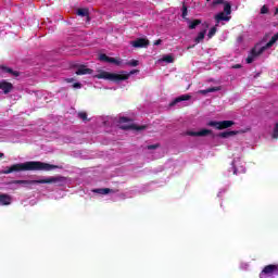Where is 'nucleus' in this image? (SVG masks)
I'll list each match as a JSON object with an SVG mask.
<instances>
[{"mask_svg": "<svg viewBox=\"0 0 278 278\" xmlns=\"http://www.w3.org/2000/svg\"><path fill=\"white\" fill-rule=\"evenodd\" d=\"M76 14L78 15V16H87V18H90V11L88 10V9H78L77 11H76Z\"/></svg>", "mask_w": 278, "mask_h": 278, "instance_id": "21", "label": "nucleus"}, {"mask_svg": "<svg viewBox=\"0 0 278 278\" xmlns=\"http://www.w3.org/2000/svg\"><path fill=\"white\" fill-rule=\"evenodd\" d=\"M73 88H81V84H80V83H75V84L73 85Z\"/></svg>", "mask_w": 278, "mask_h": 278, "instance_id": "34", "label": "nucleus"}, {"mask_svg": "<svg viewBox=\"0 0 278 278\" xmlns=\"http://www.w3.org/2000/svg\"><path fill=\"white\" fill-rule=\"evenodd\" d=\"M160 45H162V39H159V40H156V41H154V46H160Z\"/></svg>", "mask_w": 278, "mask_h": 278, "instance_id": "35", "label": "nucleus"}, {"mask_svg": "<svg viewBox=\"0 0 278 278\" xmlns=\"http://www.w3.org/2000/svg\"><path fill=\"white\" fill-rule=\"evenodd\" d=\"M186 21L189 24V29H197L198 25H201L202 21L201 20H193L190 21V18H186Z\"/></svg>", "mask_w": 278, "mask_h": 278, "instance_id": "18", "label": "nucleus"}, {"mask_svg": "<svg viewBox=\"0 0 278 278\" xmlns=\"http://www.w3.org/2000/svg\"><path fill=\"white\" fill-rule=\"evenodd\" d=\"M163 62H166L167 64H173V62H175V58H173V55L167 54L165 56H163Z\"/></svg>", "mask_w": 278, "mask_h": 278, "instance_id": "25", "label": "nucleus"}, {"mask_svg": "<svg viewBox=\"0 0 278 278\" xmlns=\"http://www.w3.org/2000/svg\"><path fill=\"white\" fill-rule=\"evenodd\" d=\"M97 79H108L109 81H125L129 79V75L115 74L102 71L98 75H96Z\"/></svg>", "mask_w": 278, "mask_h": 278, "instance_id": "3", "label": "nucleus"}, {"mask_svg": "<svg viewBox=\"0 0 278 278\" xmlns=\"http://www.w3.org/2000/svg\"><path fill=\"white\" fill-rule=\"evenodd\" d=\"M223 90L222 87H210L207 89H204V90H200V94H210V92H218Z\"/></svg>", "mask_w": 278, "mask_h": 278, "instance_id": "16", "label": "nucleus"}, {"mask_svg": "<svg viewBox=\"0 0 278 278\" xmlns=\"http://www.w3.org/2000/svg\"><path fill=\"white\" fill-rule=\"evenodd\" d=\"M261 14H268V7L263 5V7L261 8Z\"/></svg>", "mask_w": 278, "mask_h": 278, "instance_id": "33", "label": "nucleus"}, {"mask_svg": "<svg viewBox=\"0 0 278 278\" xmlns=\"http://www.w3.org/2000/svg\"><path fill=\"white\" fill-rule=\"evenodd\" d=\"M14 86L12 85V83H8L5 80L0 81V90H2L4 94H10Z\"/></svg>", "mask_w": 278, "mask_h": 278, "instance_id": "11", "label": "nucleus"}, {"mask_svg": "<svg viewBox=\"0 0 278 278\" xmlns=\"http://www.w3.org/2000/svg\"><path fill=\"white\" fill-rule=\"evenodd\" d=\"M93 192H96L97 194H110V192H112V189L110 188L94 189Z\"/></svg>", "mask_w": 278, "mask_h": 278, "instance_id": "22", "label": "nucleus"}, {"mask_svg": "<svg viewBox=\"0 0 278 278\" xmlns=\"http://www.w3.org/2000/svg\"><path fill=\"white\" fill-rule=\"evenodd\" d=\"M277 40H278V33L275 34L265 46L260 48V53H264V51H266V49H270V47H273V45H275V42H277Z\"/></svg>", "mask_w": 278, "mask_h": 278, "instance_id": "14", "label": "nucleus"}, {"mask_svg": "<svg viewBox=\"0 0 278 278\" xmlns=\"http://www.w3.org/2000/svg\"><path fill=\"white\" fill-rule=\"evenodd\" d=\"M78 118H80L84 122L90 121V119H88V113H86V112H79L78 113Z\"/></svg>", "mask_w": 278, "mask_h": 278, "instance_id": "27", "label": "nucleus"}, {"mask_svg": "<svg viewBox=\"0 0 278 278\" xmlns=\"http://www.w3.org/2000/svg\"><path fill=\"white\" fill-rule=\"evenodd\" d=\"M260 45H256L252 50L250 55L245 59L247 64H253L255 58L262 55L264 52H260Z\"/></svg>", "mask_w": 278, "mask_h": 278, "instance_id": "6", "label": "nucleus"}, {"mask_svg": "<svg viewBox=\"0 0 278 278\" xmlns=\"http://www.w3.org/2000/svg\"><path fill=\"white\" fill-rule=\"evenodd\" d=\"M4 155H5V154H3V153H0V157H4Z\"/></svg>", "mask_w": 278, "mask_h": 278, "instance_id": "38", "label": "nucleus"}, {"mask_svg": "<svg viewBox=\"0 0 278 278\" xmlns=\"http://www.w3.org/2000/svg\"><path fill=\"white\" fill-rule=\"evenodd\" d=\"M223 3H225V0H214L212 7L216 8V5H223Z\"/></svg>", "mask_w": 278, "mask_h": 278, "instance_id": "30", "label": "nucleus"}, {"mask_svg": "<svg viewBox=\"0 0 278 278\" xmlns=\"http://www.w3.org/2000/svg\"><path fill=\"white\" fill-rule=\"evenodd\" d=\"M4 73H10V75H13L14 77H18L21 73L10 68V67H2Z\"/></svg>", "mask_w": 278, "mask_h": 278, "instance_id": "23", "label": "nucleus"}, {"mask_svg": "<svg viewBox=\"0 0 278 278\" xmlns=\"http://www.w3.org/2000/svg\"><path fill=\"white\" fill-rule=\"evenodd\" d=\"M147 125H136V124H130V125H127V124H124V125H121L119 128L121 129H124L125 131H127V129H135V131H144V129H147Z\"/></svg>", "mask_w": 278, "mask_h": 278, "instance_id": "10", "label": "nucleus"}, {"mask_svg": "<svg viewBox=\"0 0 278 278\" xmlns=\"http://www.w3.org/2000/svg\"><path fill=\"white\" fill-rule=\"evenodd\" d=\"M67 81H68V84H71V81H73V78H71V79H67Z\"/></svg>", "mask_w": 278, "mask_h": 278, "instance_id": "37", "label": "nucleus"}, {"mask_svg": "<svg viewBox=\"0 0 278 278\" xmlns=\"http://www.w3.org/2000/svg\"><path fill=\"white\" fill-rule=\"evenodd\" d=\"M140 62L138 60H130L127 65L128 66H138Z\"/></svg>", "mask_w": 278, "mask_h": 278, "instance_id": "31", "label": "nucleus"}, {"mask_svg": "<svg viewBox=\"0 0 278 278\" xmlns=\"http://www.w3.org/2000/svg\"><path fill=\"white\" fill-rule=\"evenodd\" d=\"M212 134V130L210 129H202V130H199V131H192V130H189L187 131V136H191L193 138H204L205 136H211Z\"/></svg>", "mask_w": 278, "mask_h": 278, "instance_id": "9", "label": "nucleus"}, {"mask_svg": "<svg viewBox=\"0 0 278 278\" xmlns=\"http://www.w3.org/2000/svg\"><path fill=\"white\" fill-rule=\"evenodd\" d=\"M232 68H242V65L236 64V65L232 66Z\"/></svg>", "mask_w": 278, "mask_h": 278, "instance_id": "36", "label": "nucleus"}, {"mask_svg": "<svg viewBox=\"0 0 278 278\" xmlns=\"http://www.w3.org/2000/svg\"><path fill=\"white\" fill-rule=\"evenodd\" d=\"M205 34H207V30H202L198 34V36L194 39L195 45H199V42H203L205 40Z\"/></svg>", "mask_w": 278, "mask_h": 278, "instance_id": "20", "label": "nucleus"}, {"mask_svg": "<svg viewBox=\"0 0 278 278\" xmlns=\"http://www.w3.org/2000/svg\"><path fill=\"white\" fill-rule=\"evenodd\" d=\"M94 71L92 68H88L86 65H78L76 75H92Z\"/></svg>", "mask_w": 278, "mask_h": 278, "instance_id": "12", "label": "nucleus"}, {"mask_svg": "<svg viewBox=\"0 0 278 278\" xmlns=\"http://www.w3.org/2000/svg\"><path fill=\"white\" fill-rule=\"evenodd\" d=\"M99 60L100 62H106L108 64H115L116 66H121V60L108 56V54L105 53H101L99 55Z\"/></svg>", "mask_w": 278, "mask_h": 278, "instance_id": "7", "label": "nucleus"}, {"mask_svg": "<svg viewBox=\"0 0 278 278\" xmlns=\"http://www.w3.org/2000/svg\"><path fill=\"white\" fill-rule=\"evenodd\" d=\"M216 31H217L216 26H213V27L208 30V34H207L208 38H214V36H216Z\"/></svg>", "mask_w": 278, "mask_h": 278, "instance_id": "28", "label": "nucleus"}, {"mask_svg": "<svg viewBox=\"0 0 278 278\" xmlns=\"http://www.w3.org/2000/svg\"><path fill=\"white\" fill-rule=\"evenodd\" d=\"M236 125V122L233 121H222V122H216V121H211L207 123V127H214L215 129H229V127H233Z\"/></svg>", "mask_w": 278, "mask_h": 278, "instance_id": "4", "label": "nucleus"}, {"mask_svg": "<svg viewBox=\"0 0 278 278\" xmlns=\"http://www.w3.org/2000/svg\"><path fill=\"white\" fill-rule=\"evenodd\" d=\"M64 181H66V178L63 176H52L38 180H14L13 184L22 186H36V184H58V186H62Z\"/></svg>", "mask_w": 278, "mask_h": 278, "instance_id": "2", "label": "nucleus"}, {"mask_svg": "<svg viewBox=\"0 0 278 278\" xmlns=\"http://www.w3.org/2000/svg\"><path fill=\"white\" fill-rule=\"evenodd\" d=\"M192 99V96L190 94H182L177 97L175 100H173L169 105L170 108L177 105V103H181V101H190Z\"/></svg>", "mask_w": 278, "mask_h": 278, "instance_id": "13", "label": "nucleus"}, {"mask_svg": "<svg viewBox=\"0 0 278 278\" xmlns=\"http://www.w3.org/2000/svg\"><path fill=\"white\" fill-rule=\"evenodd\" d=\"M215 21H216V27H218V24L220 21H229V16L225 15V13L220 12L217 15H215Z\"/></svg>", "mask_w": 278, "mask_h": 278, "instance_id": "19", "label": "nucleus"}, {"mask_svg": "<svg viewBox=\"0 0 278 278\" xmlns=\"http://www.w3.org/2000/svg\"><path fill=\"white\" fill-rule=\"evenodd\" d=\"M147 149H148L149 151H153V150H155V149H160V144H159V143L150 144V146L147 147Z\"/></svg>", "mask_w": 278, "mask_h": 278, "instance_id": "32", "label": "nucleus"}, {"mask_svg": "<svg viewBox=\"0 0 278 278\" xmlns=\"http://www.w3.org/2000/svg\"><path fill=\"white\" fill-rule=\"evenodd\" d=\"M224 12H225V14H227V15L231 14V3H229V2H224Z\"/></svg>", "mask_w": 278, "mask_h": 278, "instance_id": "24", "label": "nucleus"}, {"mask_svg": "<svg viewBox=\"0 0 278 278\" xmlns=\"http://www.w3.org/2000/svg\"><path fill=\"white\" fill-rule=\"evenodd\" d=\"M118 123L119 125H123L125 123H131V118L123 116V117H119Z\"/></svg>", "mask_w": 278, "mask_h": 278, "instance_id": "29", "label": "nucleus"}, {"mask_svg": "<svg viewBox=\"0 0 278 278\" xmlns=\"http://www.w3.org/2000/svg\"><path fill=\"white\" fill-rule=\"evenodd\" d=\"M182 18L186 21V18H188V7L186 5V2H182Z\"/></svg>", "mask_w": 278, "mask_h": 278, "instance_id": "26", "label": "nucleus"}, {"mask_svg": "<svg viewBox=\"0 0 278 278\" xmlns=\"http://www.w3.org/2000/svg\"><path fill=\"white\" fill-rule=\"evenodd\" d=\"M58 165L42 163L40 161H27L25 163H16L0 172V175H10L11 173H23L27 170H53Z\"/></svg>", "mask_w": 278, "mask_h": 278, "instance_id": "1", "label": "nucleus"}, {"mask_svg": "<svg viewBox=\"0 0 278 278\" xmlns=\"http://www.w3.org/2000/svg\"><path fill=\"white\" fill-rule=\"evenodd\" d=\"M206 1H212V0H206Z\"/></svg>", "mask_w": 278, "mask_h": 278, "instance_id": "40", "label": "nucleus"}, {"mask_svg": "<svg viewBox=\"0 0 278 278\" xmlns=\"http://www.w3.org/2000/svg\"><path fill=\"white\" fill-rule=\"evenodd\" d=\"M271 275H277V264L276 265H267L263 268L260 274V278L271 277Z\"/></svg>", "mask_w": 278, "mask_h": 278, "instance_id": "5", "label": "nucleus"}, {"mask_svg": "<svg viewBox=\"0 0 278 278\" xmlns=\"http://www.w3.org/2000/svg\"><path fill=\"white\" fill-rule=\"evenodd\" d=\"M150 41L146 38H138L135 41H131V46L135 47V49H147L149 47Z\"/></svg>", "mask_w": 278, "mask_h": 278, "instance_id": "8", "label": "nucleus"}, {"mask_svg": "<svg viewBox=\"0 0 278 278\" xmlns=\"http://www.w3.org/2000/svg\"><path fill=\"white\" fill-rule=\"evenodd\" d=\"M233 173H235V175H236V169H235V172H233Z\"/></svg>", "mask_w": 278, "mask_h": 278, "instance_id": "39", "label": "nucleus"}, {"mask_svg": "<svg viewBox=\"0 0 278 278\" xmlns=\"http://www.w3.org/2000/svg\"><path fill=\"white\" fill-rule=\"evenodd\" d=\"M238 134H240V131L238 130H229V131H224V132H219V138H230V136H238Z\"/></svg>", "mask_w": 278, "mask_h": 278, "instance_id": "17", "label": "nucleus"}, {"mask_svg": "<svg viewBox=\"0 0 278 278\" xmlns=\"http://www.w3.org/2000/svg\"><path fill=\"white\" fill-rule=\"evenodd\" d=\"M0 205H12V195L0 193Z\"/></svg>", "mask_w": 278, "mask_h": 278, "instance_id": "15", "label": "nucleus"}]
</instances>
